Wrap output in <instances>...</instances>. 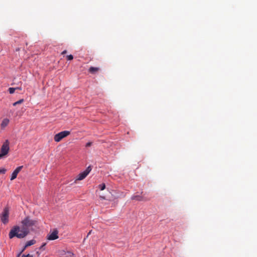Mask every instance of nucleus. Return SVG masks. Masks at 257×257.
Listing matches in <instances>:
<instances>
[{"label": "nucleus", "mask_w": 257, "mask_h": 257, "mask_svg": "<svg viewBox=\"0 0 257 257\" xmlns=\"http://www.w3.org/2000/svg\"><path fill=\"white\" fill-rule=\"evenodd\" d=\"M36 220L31 219L29 217H26L22 221V226H14L10 231L9 236L10 238L17 237L19 238L25 237L29 232V227L35 225Z\"/></svg>", "instance_id": "obj_1"}, {"label": "nucleus", "mask_w": 257, "mask_h": 257, "mask_svg": "<svg viewBox=\"0 0 257 257\" xmlns=\"http://www.w3.org/2000/svg\"><path fill=\"white\" fill-rule=\"evenodd\" d=\"M10 150L9 142L6 140L3 144L0 152V159L4 156L7 155Z\"/></svg>", "instance_id": "obj_2"}, {"label": "nucleus", "mask_w": 257, "mask_h": 257, "mask_svg": "<svg viewBox=\"0 0 257 257\" xmlns=\"http://www.w3.org/2000/svg\"><path fill=\"white\" fill-rule=\"evenodd\" d=\"M70 134V132L68 131L61 132L54 136V140L56 142H59L63 138L66 137Z\"/></svg>", "instance_id": "obj_3"}, {"label": "nucleus", "mask_w": 257, "mask_h": 257, "mask_svg": "<svg viewBox=\"0 0 257 257\" xmlns=\"http://www.w3.org/2000/svg\"><path fill=\"white\" fill-rule=\"evenodd\" d=\"M9 209L8 207H6L1 215V219L2 222L6 224L9 222Z\"/></svg>", "instance_id": "obj_4"}, {"label": "nucleus", "mask_w": 257, "mask_h": 257, "mask_svg": "<svg viewBox=\"0 0 257 257\" xmlns=\"http://www.w3.org/2000/svg\"><path fill=\"white\" fill-rule=\"evenodd\" d=\"M58 230L57 229H53L51 233L47 235V239L49 240H54L58 238Z\"/></svg>", "instance_id": "obj_5"}, {"label": "nucleus", "mask_w": 257, "mask_h": 257, "mask_svg": "<svg viewBox=\"0 0 257 257\" xmlns=\"http://www.w3.org/2000/svg\"><path fill=\"white\" fill-rule=\"evenodd\" d=\"M23 167L22 166H19L15 170V171L13 172L12 174V176L11 178V180H13L17 178L18 174L21 171Z\"/></svg>", "instance_id": "obj_6"}, {"label": "nucleus", "mask_w": 257, "mask_h": 257, "mask_svg": "<svg viewBox=\"0 0 257 257\" xmlns=\"http://www.w3.org/2000/svg\"><path fill=\"white\" fill-rule=\"evenodd\" d=\"M132 200H137L138 201H147L148 199L144 198L143 196L141 195H133L131 197Z\"/></svg>", "instance_id": "obj_7"}, {"label": "nucleus", "mask_w": 257, "mask_h": 257, "mask_svg": "<svg viewBox=\"0 0 257 257\" xmlns=\"http://www.w3.org/2000/svg\"><path fill=\"white\" fill-rule=\"evenodd\" d=\"M100 70V68L99 67H90L88 69V72L94 74L98 72Z\"/></svg>", "instance_id": "obj_8"}, {"label": "nucleus", "mask_w": 257, "mask_h": 257, "mask_svg": "<svg viewBox=\"0 0 257 257\" xmlns=\"http://www.w3.org/2000/svg\"><path fill=\"white\" fill-rule=\"evenodd\" d=\"M9 121H10V120L9 119L4 118L3 120V121L1 123V128L3 129L5 128L8 125Z\"/></svg>", "instance_id": "obj_9"}, {"label": "nucleus", "mask_w": 257, "mask_h": 257, "mask_svg": "<svg viewBox=\"0 0 257 257\" xmlns=\"http://www.w3.org/2000/svg\"><path fill=\"white\" fill-rule=\"evenodd\" d=\"M87 175L83 171L80 173L77 177L76 180H82L84 179Z\"/></svg>", "instance_id": "obj_10"}, {"label": "nucleus", "mask_w": 257, "mask_h": 257, "mask_svg": "<svg viewBox=\"0 0 257 257\" xmlns=\"http://www.w3.org/2000/svg\"><path fill=\"white\" fill-rule=\"evenodd\" d=\"M36 242V240L34 239L28 241L25 244V247H28L29 246L34 244Z\"/></svg>", "instance_id": "obj_11"}, {"label": "nucleus", "mask_w": 257, "mask_h": 257, "mask_svg": "<svg viewBox=\"0 0 257 257\" xmlns=\"http://www.w3.org/2000/svg\"><path fill=\"white\" fill-rule=\"evenodd\" d=\"M23 102H24V99H20V100H19L14 102L13 104V106H16V105L21 104V103H23Z\"/></svg>", "instance_id": "obj_12"}, {"label": "nucleus", "mask_w": 257, "mask_h": 257, "mask_svg": "<svg viewBox=\"0 0 257 257\" xmlns=\"http://www.w3.org/2000/svg\"><path fill=\"white\" fill-rule=\"evenodd\" d=\"M100 190H103L105 188V184L104 183L101 184L98 186Z\"/></svg>", "instance_id": "obj_13"}, {"label": "nucleus", "mask_w": 257, "mask_h": 257, "mask_svg": "<svg viewBox=\"0 0 257 257\" xmlns=\"http://www.w3.org/2000/svg\"><path fill=\"white\" fill-rule=\"evenodd\" d=\"M91 170V168L90 166H89L86 168V169L84 172L88 175V174L89 173Z\"/></svg>", "instance_id": "obj_14"}, {"label": "nucleus", "mask_w": 257, "mask_h": 257, "mask_svg": "<svg viewBox=\"0 0 257 257\" xmlns=\"http://www.w3.org/2000/svg\"><path fill=\"white\" fill-rule=\"evenodd\" d=\"M16 89V88H15L13 87H10L9 88V91L10 94H13L15 92Z\"/></svg>", "instance_id": "obj_15"}, {"label": "nucleus", "mask_w": 257, "mask_h": 257, "mask_svg": "<svg viewBox=\"0 0 257 257\" xmlns=\"http://www.w3.org/2000/svg\"><path fill=\"white\" fill-rule=\"evenodd\" d=\"M6 169H5L4 168L0 169V174H4L6 173Z\"/></svg>", "instance_id": "obj_16"}, {"label": "nucleus", "mask_w": 257, "mask_h": 257, "mask_svg": "<svg viewBox=\"0 0 257 257\" xmlns=\"http://www.w3.org/2000/svg\"><path fill=\"white\" fill-rule=\"evenodd\" d=\"M67 58L68 60H71L73 59V56L72 55H69L67 56Z\"/></svg>", "instance_id": "obj_17"}, {"label": "nucleus", "mask_w": 257, "mask_h": 257, "mask_svg": "<svg viewBox=\"0 0 257 257\" xmlns=\"http://www.w3.org/2000/svg\"><path fill=\"white\" fill-rule=\"evenodd\" d=\"M22 257H33V256L30 254H28L27 255L23 254L22 255Z\"/></svg>", "instance_id": "obj_18"}, {"label": "nucleus", "mask_w": 257, "mask_h": 257, "mask_svg": "<svg viewBox=\"0 0 257 257\" xmlns=\"http://www.w3.org/2000/svg\"><path fill=\"white\" fill-rule=\"evenodd\" d=\"M91 145H92L91 142H88L86 144V147H89L91 146Z\"/></svg>", "instance_id": "obj_19"}, {"label": "nucleus", "mask_w": 257, "mask_h": 257, "mask_svg": "<svg viewBox=\"0 0 257 257\" xmlns=\"http://www.w3.org/2000/svg\"><path fill=\"white\" fill-rule=\"evenodd\" d=\"M46 243H43V244L41 246V247H40V249L42 248L44 246H45V245H46Z\"/></svg>", "instance_id": "obj_20"}, {"label": "nucleus", "mask_w": 257, "mask_h": 257, "mask_svg": "<svg viewBox=\"0 0 257 257\" xmlns=\"http://www.w3.org/2000/svg\"><path fill=\"white\" fill-rule=\"evenodd\" d=\"M67 53V51L66 50H64L62 53H61V54L62 55H64L65 54H66Z\"/></svg>", "instance_id": "obj_21"}, {"label": "nucleus", "mask_w": 257, "mask_h": 257, "mask_svg": "<svg viewBox=\"0 0 257 257\" xmlns=\"http://www.w3.org/2000/svg\"><path fill=\"white\" fill-rule=\"evenodd\" d=\"M26 248L27 247H25V245L24 247H23V249L22 250L21 252H23L26 249Z\"/></svg>", "instance_id": "obj_22"}, {"label": "nucleus", "mask_w": 257, "mask_h": 257, "mask_svg": "<svg viewBox=\"0 0 257 257\" xmlns=\"http://www.w3.org/2000/svg\"><path fill=\"white\" fill-rule=\"evenodd\" d=\"M100 198H101L102 199H105V197L103 196H100Z\"/></svg>", "instance_id": "obj_23"}, {"label": "nucleus", "mask_w": 257, "mask_h": 257, "mask_svg": "<svg viewBox=\"0 0 257 257\" xmlns=\"http://www.w3.org/2000/svg\"><path fill=\"white\" fill-rule=\"evenodd\" d=\"M22 253L21 251L20 252V253L18 255L17 257H19Z\"/></svg>", "instance_id": "obj_24"}, {"label": "nucleus", "mask_w": 257, "mask_h": 257, "mask_svg": "<svg viewBox=\"0 0 257 257\" xmlns=\"http://www.w3.org/2000/svg\"><path fill=\"white\" fill-rule=\"evenodd\" d=\"M16 89H20V90L21 89L20 87H16Z\"/></svg>", "instance_id": "obj_25"}, {"label": "nucleus", "mask_w": 257, "mask_h": 257, "mask_svg": "<svg viewBox=\"0 0 257 257\" xmlns=\"http://www.w3.org/2000/svg\"><path fill=\"white\" fill-rule=\"evenodd\" d=\"M90 233H91V231H90L89 232V233H88V235H89Z\"/></svg>", "instance_id": "obj_26"}]
</instances>
